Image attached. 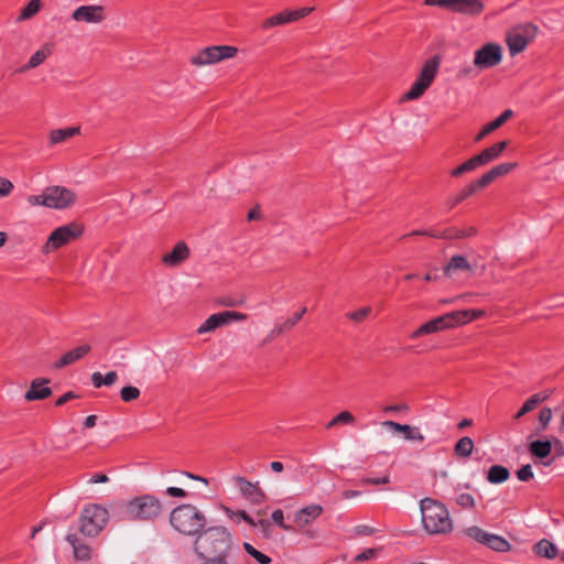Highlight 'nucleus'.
<instances>
[{"instance_id": "nucleus-10", "label": "nucleus", "mask_w": 564, "mask_h": 564, "mask_svg": "<svg viewBox=\"0 0 564 564\" xmlns=\"http://www.w3.org/2000/svg\"><path fill=\"white\" fill-rule=\"evenodd\" d=\"M440 65H441V56L440 55H434V56L427 58L424 62L417 78L412 84L409 91H406L403 95L402 100H414V99L420 98L430 88V86L434 82L436 75L438 74Z\"/></svg>"}, {"instance_id": "nucleus-1", "label": "nucleus", "mask_w": 564, "mask_h": 564, "mask_svg": "<svg viewBox=\"0 0 564 564\" xmlns=\"http://www.w3.org/2000/svg\"><path fill=\"white\" fill-rule=\"evenodd\" d=\"M232 545L229 531L223 525L204 528L193 543L197 557H228Z\"/></svg>"}, {"instance_id": "nucleus-4", "label": "nucleus", "mask_w": 564, "mask_h": 564, "mask_svg": "<svg viewBox=\"0 0 564 564\" xmlns=\"http://www.w3.org/2000/svg\"><path fill=\"white\" fill-rule=\"evenodd\" d=\"M422 523L430 534H445L452 531L453 523L446 507L432 498L420 501Z\"/></svg>"}, {"instance_id": "nucleus-36", "label": "nucleus", "mask_w": 564, "mask_h": 564, "mask_svg": "<svg viewBox=\"0 0 564 564\" xmlns=\"http://www.w3.org/2000/svg\"><path fill=\"white\" fill-rule=\"evenodd\" d=\"M528 449L533 457L544 459L552 452V442L550 440H535L530 442Z\"/></svg>"}, {"instance_id": "nucleus-64", "label": "nucleus", "mask_w": 564, "mask_h": 564, "mask_svg": "<svg viewBox=\"0 0 564 564\" xmlns=\"http://www.w3.org/2000/svg\"><path fill=\"white\" fill-rule=\"evenodd\" d=\"M109 480L108 476L105 474H95L90 479L89 482L91 484H102L107 482Z\"/></svg>"}, {"instance_id": "nucleus-39", "label": "nucleus", "mask_w": 564, "mask_h": 564, "mask_svg": "<svg viewBox=\"0 0 564 564\" xmlns=\"http://www.w3.org/2000/svg\"><path fill=\"white\" fill-rule=\"evenodd\" d=\"M533 550L536 555L552 560L557 555V547L554 543L546 539H542L534 544Z\"/></svg>"}, {"instance_id": "nucleus-55", "label": "nucleus", "mask_w": 564, "mask_h": 564, "mask_svg": "<svg viewBox=\"0 0 564 564\" xmlns=\"http://www.w3.org/2000/svg\"><path fill=\"white\" fill-rule=\"evenodd\" d=\"M389 481L390 477L388 475L378 478L365 477L360 479L361 485H384L388 484Z\"/></svg>"}, {"instance_id": "nucleus-43", "label": "nucleus", "mask_w": 564, "mask_h": 564, "mask_svg": "<svg viewBox=\"0 0 564 564\" xmlns=\"http://www.w3.org/2000/svg\"><path fill=\"white\" fill-rule=\"evenodd\" d=\"M41 8V0H30L29 3L21 10L18 21H24L35 15Z\"/></svg>"}, {"instance_id": "nucleus-25", "label": "nucleus", "mask_w": 564, "mask_h": 564, "mask_svg": "<svg viewBox=\"0 0 564 564\" xmlns=\"http://www.w3.org/2000/svg\"><path fill=\"white\" fill-rule=\"evenodd\" d=\"M90 350H91L90 345H88V344L80 345V346L65 352L59 359H57L53 364V367L55 369H61L66 366H69L72 364L83 359Z\"/></svg>"}, {"instance_id": "nucleus-38", "label": "nucleus", "mask_w": 564, "mask_h": 564, "mask_svg": "<svg viewBox=\"0 0 564 564\" xmlns=\"http://www.w3.org/2000/svg\"><path fill=\"white\" fill-rule=\"evenodd\" d=\"M474 447V441L469 436H463L454 445V455L457 458H468L470 457Z\"/></svg>"}, {"instance_id": "nucleus-42", "label": "nucleus", "mask_w": 564, "mask_h": 564, "mask_svg": "<svg viewBox=\"0 0 564 564\" xmlns=\"http://www.w3.org/2000/svg\"><path fill=\"white\" fill-rule=\"evenodd\" d=\"M552 416H553V412L550 406H544L540 410L539 417H538L539 423L534 430V433L536 435L541 434L542 432H544L546 430L547 425L550 424V422L552 420Z\"/></svg>"}, {"instance_id": "nucleus-5", "label": "nucleus", "mask_w": 564, "mask_h": 564, "mask_svg": "<svg viewBox=\"0 0 564 564\" xmlns=\"http://www.w3.org/2000/svg\"><path fill=\"white\" fill-rule=\"evenodd\" d=\"M128 520L154 521L162 513V503L153 495L144 494L122 505Z\"/></svg>"}, {"instance_id": "nucleus-51", "label": "nucleus", "mask_w": 564, "mask_h": 564, "mask_svg": "<svg viewBox=\"0 0 564 564\" xmlns=\"http://www.w3.org/2000/svg\"><path fill=\"white\" fill-rule=\"evenodd\" d=\"M516 474L520 481H529L533 478V471L530 464L521 466Z\"/></svg>"}, {"instance_id": "nucleus-9", "label": "nucleus", "mask_w": 564, "mask_h": 564, "mask_svg": "<svg viewBox=\"0 0 564 564\" xmlns=\"http://www.w3.org/2000/svg\"><path fill=\"white\" fill-rule=\"evenodd\" d=\"M440 65H441V56L440 55H434V56L427 58L424 62L417 78L412 84L409 91H406L403 95L402 100H414V99L420 98L430 88V86L434 82L436 75L438 74Z\"/></svg>"}, {"instance_id": "nucleus-21", "label": "nucleus", "mask_w": 564, "mask_h": 564, "mask_svg": "<svg viewBox=\"0 0 564 564\" xmlns=\"http://www.w3.org/2000/svg\"><path fill=\"white\" fill-rule=\"evenodd\" d=\"M50 383V379L36 378L31 381L29 390L24 394L26 401H40L45 400L52 395L53 391L46 384Z\"/></svg>"}, {"instance_id": "nucleus-49", "label": "nucleus", "mask_w": 564, "mask_h": 564, "mask_svg": "<svg viewBox=\"0 0 564 564\" xmlns=\"http://www.w3.org/2000/svg\"><path fill=\"white\" fill-rule=\"evenodd\" d=\"M245 296H238V297H232V296H221L217 300V303L221 306H226V307H236V306H241L245 304Z\"/></svg>"}, {"instance_id": "nucleus-48", "label": "nucleus", "mask_w": 564, "mask_h": 564, "mask_svg": "<svg viewBox=\"0 0 564 564\" xmlns=\"http://www.w3.org/2000/svg\"><path fill=\"white\" fill-rule=\"evenodd\" d=\"M370 313L371 308L369 306H365L359 310L347 313L346 317L352 322L360 323L365 321Z\"/></svg>"}, {"instance_id": "nucleus-6", "label": "nucleus", "mask_w": 564, "mask_h": 564, "mask_svg": "<svg viewBox=\"0 0 564 564\" xmlns=\"http://www.w3.org/2000/svg\"><path fill=\"white\" fill-rule=\"evenodd\" d=\"M75 192L64 186H48L39 195H30L28 203L32 206H44L53 209H65L76 203Z\"/></svg>"}, {"instance_id": "nucleus-29", "label": "nucleus", "mask_w": 564, "mask_h": 564, "mask_svg": "<svg viewBox=\"0 0 564 564\" xmlns=\"http://www.w3.org/2000/svg\"><path fill=\"white\" fill-rule=\"evenodd\" d=\"M508 143L509 142L507 140L497 142L491 147H488L485 150H482L479 154H477L476 156L480 162L481 166L487 165L492 161L497 160L507 149Z\"/></svg>"}, {"instance_id": "nucleus-12", "label": "nucleus", "mask_w": 564, "mask_h": 564, "mask_svg": "<svg viewBox=\"0 0 564 564\" xmlns=\"http://www.w3.org/2000/svg\"><path fill=\"white\" fill-rule=\"evenodd\" d=\"M84 232V226L79 223L72 221L64 226L54 229L46 243L44 245V251L50 252L57 250L67 243L78 239Z\"/></svg>"}, {"instance_id": "nucleus-2", "label": "nucleus", "mask_w": 564, "mask_h": 564, "mask_svg": "<svg viewBox=\"0 0 564 564\" xmlns=\"http://www.w3.org/2000/svg\"><path fill=\"white\" fill-rule=\"evenodd\" d=\"M485 315L482 310H458L453 311L427 321L411 333L410 338L416 339L425 335H431L447 329L465 325Z\"/></svg>"}, {"instance_id": "nucleus-61", "label": "nucleus", "mask_w": 564, "mask_h": 564, "mask_svg": "<svg viewBox=\"0 0 564 564\" xmlns=\"http://www.w3.org/2000/svg\"><path fill=\"white\" fill-rule=\"evenodd\" d=\"M410 410L406 403L387 405L383 411L384 412H408Z\"/></svg>"}, {"instance_id": "nucleus-3", "label": "nucleus", "mask_w": 564, "mask_h": 564, "mask_svg": "<svg viewBox=\"0 0 564 564\" xmlns=\"http://www.w3.org/2000/svg\"><path fill=\"white\" fill-rule=\"evenodd\" d=\"M170 524L178 533L196 536L207 524V519L195 506L183 503L170 513Z\"/></svg>"}, {"instance_id": "nucleus-37", "label": "nucleus", "mask_w": 564, "mask_h": 564, "mask_svg": "<svg viewBox=\"0 0 564 564\" xmlns=\"http://www.w3.org/2000/svg\"><path fill=\"white\" fill-rule=\"evenodd\" d=\"M509 477V469L502 465H492L487 471V480L494 485L502 484L507 481Z\"/></svg>"}, {"instance_id": "nucleus-20", "label": "nucleus", "mask_w": 564, "mask_h": 564, "mask_svg": "<svg viewBox=\"0 0 564 564\" xmlns=\"http://www.w3.org/2000/svg\"><path fill=\"white\" fill-rule=\"evenodd\" d=\"M477 268V263L469 262L465 256L455 254L453 256L447 264L444 267L443 272L447 278H452L457 272H474Z\"/></svg>"}, {"instance_id": "nucleus-45", "label": "nucleus", "mask_w": 564, "mask_h": 564, "mask_svg": "<svg viewBox=\"0 0 564 564\" xmlns=\"http://www.w3.org/2000/svg\"><path fill=\"white\" fill-rule=\"evenodd\" d=\"M225 511L230 517L232 514L238 516L240 519H242L246 523H248L251 527L261 525L265 528L269 525V521L265 519H260L258 522H256L245 510H238L237 512H234L229 508H225Z\"/></svg>"}, {"instance_id": "nucleus-60", "label": "nucleus", "mask_w": 564, "mask_h": 564, "mask_svg": "<svg viewBox=\"0 0 564 564\" xmlns=\"http://www.w3.org/2000/svg\"><path fill=\"white\" fill-rule=\"evenodd\" d=\"M199 564H228L227 557H198Z\"/></svg>"}, {"instance_id": "nucleus-23", "label": "nucleus", "mask_w": 564, "mask_h": 564, "mask_svg": "<svg viewBox=\"0 0 564 564\" xmlns=\"http://www.w3.org/2000/svg\"><path fill=\"white\" fill-rule=\"evenodd\" d=\"M477 235V229L473 226L467 228H457V227H448L442 231L437 230V232H429V237L436 239H463L468 237H474Z\"/></svg>"}, {"instance_id": "nucleus-52", "label": "nucleus", "mask_w": 564, "mask_h": 564, "mask_svg": "<svg viewBox=\"0 0 564 564\" xmlns=\"http://www.w3.org/2000/svg\"><path fill=\"white\" fill-rule=\"evenodd\" d=\"M378 554L377 549H366L355 556V562H365L376 557Z\"/></svg>"}, {"instance_id": "nucleus-8", "label": "nucleus", "mask_w": 564, "mask_h": 564, "mask_svg": "<svg viewBox=\"0 0 564 564\" xmlns=\"http://www.w3.org/2000/svg\"><path fill=\"white\" fill-rule=\"evenodd\" d=\"M440 65H441V56L440 55H434V56L427 58L424 62L417 78L412 84L409 91H406L403 95L402 100H414V99L420 98L430 88V86L434 82L436 75L438 74Z\"/></svg>"}, {"instance_id": "nucleus-17", "label": "nucleus", "mask_w": 564, "mask_h": 564, "mask_svg": "<svg viewBox=\"0 0 564 564\" xmlns=\"http://www.w3.org/2000/svg\"><path fill=\"white\" fill-rule=\"evenodd\" d=\"M314 7H303L296 10H283L278 14H274L268 19H265L262 23V29H269L278 25H283L286 23L299 21L305 17H307L311 12L314 11Z\"/></svg>"}, {"instance_id": "nucleus-44", "label": "nucleus", "mask_w": 564, "mask_h": 564, "mask_svg": "<svg viewBox=\"0 0 564 564\" xmlns=\"http://www.w3.org/2000/svg\"><path fill=\"white\" fill-rule=\"evenodd\" d=\"M242 546H243V550L246 551V553L249 554L251 557H253L259 564H270L272 562V558L270 556L258 551L250 543L243 542Z\"/></svg>"}, {"instance_id": "nucleus-50", "label": "nucleus", "mask_w": 564, "mask_h": 564, "mask_svg": "<svg viewBox=\"0 0 564 564\" xmlns=\"http://www.w3.org/2000/svg\"><path fill=\"white\" fill-rule=\"evenodd\" d=\"M456 503L464 509L474 508L475 499L470 494L464 492V494L457 495Z\"/></svg>"}, {"instance_id": "nucleus-27", "label": "nucleus", "mask_w": 564, "mask_h": 564, "mask_svg": "<svg viewBox=\"0 0 564 564\" xmlns=\"http://www.w3.org/2000/svg\"><path fill=\"white\" fill-rule=\"evenodd\" d=\"M322 512L323 507L321 505L313 503L299 510L294 516V521L300 528H304L318 518Z\"/></svg>"}, {"instance_id": "nucleus-58", "label": "nucleus", "mask_w": 564, "mask_h": 564, "mask_svg": "<svg viewBox=\"0 0 564 564\" xmlns=\"http://www.w3.org/2000/svg\"><path fill=\"white\" fill-rule=\"evenodd\" d=\"M165 494L175 498H185L187 496V492L178 487H167Z\"/></svg>"}, {"instance_id": "nucleus-14", "label": "nucleus", "mask_w": 564, "mask_h": 564, "mask_svg": "<svg viewBox=\"0 0 564 564\" xmlns=\"http://www.w3.org/2000/svg\"><path fill=\"white\" fill-rule=\"evenodd\" d=\"M502 61V48L497 43H486L475 52L474 65L479 69L492 68Z\"/></svg>"}, {"instance_id": "nucleus-7", "label": "nucleus", "mask_w": 564, "mask_h": 564, "mask_svg": "<svg viewBox=\"0 0 564 564\" xmlns=\"http://www.w3.org/2000/svg\"><path fill=\"white\" fill-rule=\"evenodd\" d=\"M109 513L106 508L97 503L85 506L79 517V532L88 538L97 536L106 527Z\"/></svg>"}, {"instance_id": "nucleus-41", "label": "nucleus", "mask_w": 564, "mask_h": 564, "mask_svg": "<svg viewBox=\"0 0 564 564\" xmlns=\"http://www.w3.org/2000/svg\"><path fill=\"white\" fill-rule=\"evenodd\" d=\"M480 166H481L480 162L478 161L477 156L474 155L470 159H468L467 161H465L464 163H462L460 165L453 169L451 171V176L459 177V176L464 175L465 173L473 172Z\"/></svg>"}, {"instance_id": "nucleus-62", "label": "nucleus", "mask_w": 564, "mask_h": 564, "mask_svg": "<svg viewBox=\"0 0 564 564\" xmlns=\"http://www.w3.org/2000/svg\"><path fill=\"white\" fill-rule=\"evenodd\" d=\"M91 383L95 388L105 386L104 376L100 372H94L91 375Z\"/></svg>"}, {"instance_id": "nucleus-33", "label": "nucleus", "mask_w": 564, "mask_h": 564, "mask_svg": "<svg viewBox=\"0 0 564 564\" xmlns=\"http://www.w3.org/2000/svg\"><path fill=\"white\" fill-rule=\"evenodd\" d=\"M52 54V45L44 44L40 50H37L29 59L26 64L21 66L18 72L25 73L32 68L41 65L50 55Z\"/></svg>"}, {"instance_id": "nucleus-18", "label": "nucleus", "mask_w": 564, "mask_h": 564, "mask_svg": "<svg viewBox=\"0 0 564 564\" xmlns=\"http://www.w3.org/2000/svg\"><path fill=\"white\" fill-rule=\"evenodd\" d=\"M72 18L78 22L100 23L106 19L102 6H80L72 14Z\"/></svg>"}, {"instance_id": "nucleus-54", "label": "nucleus", "mask_w": 564, "mask_h": 564, "mask_svg": "<svg viewBox=\"0 0 564 564\" xmlns=\"http://www.w3.org/2000/svg\"><path fill=\"white\" fill-rule=\"evenodd\" d=\"M13 188V183L10 180L0 177V197L10 195Z\"/></svg>"}, {"instance_id": "nucleus-24", "label": "nucleus", "mask_w": 564, "mask_h": 564, "mask_svg": "<svg viewBox=\"0 0 564 564\" xmlns=\"http://www.w3.org/2000/svg\"><path fill=\"white\" fill-rule=\"evenodd\" d=\"M189 257V248L184 241H178L171 252L162 257V262L169 267H176L187 260Z\"/></svg>"}, {"instance_id": "nucleus-57", "label": "nucleus", "mask_w": 564, "mask_h": 564, "mask_svg": "<svg viewBox=\"0 0 564 564\" xmlns=\"http://www.w3.org/2000/svg\"><path fill=\"white\" fill-rule=\"evenodd\" d=\"M78 398V394H76L74 391H67L66 393H64L63 395H61L56 401H55V405L56 406H62L64 405L66 402L70 401V400H75Z\"/></svg>"}, {"instance_id": "nucleus-35", "label": "nucleus", "mask_w": 564, "mask_h": 564, "mask_svg": "<svg viewBox=\"0 0 564 564\" xmlns=\"http://www.w3.org/2000/svg\"><path fill=\"white\" fill-rule=\"evenodd\" d=\"M227 312H220L216 314H212L198 328V334H204L207 332L215 330L217 327L226 325L229 323L228 316H226Z\"/></svg>"}, {"instance_id": "nucleus-28", "label": "nucleus", "mask_w": 564, "mask_h": 564, "mask_svg": "<svg viewBox=\"0 0 564 564\" xmlns=\"http://www.w3.org/2000/svg\"><path fill=\"white\" fill-rule=\"evenodd\" d=\"M383 425L392 429L395 432L403 433L404 438L408 441H415L420 443L424 441V435L416 426L400 424L393 421H384Z\"/></svg>"}, {"instance_id": "nucleus-16", "label": "nucleus", "mask_w": 564, "mask_h": 564, "mask_svg": "<svg viewBox=\"0 0 564 564\" xmlns=\"http://www.w3.org/2000/svg\"><path fill=\"white\" fill-rule=\"evenodd\" d=\"M232 480L237 485L240 495L251 505L259 506L267 500V495L260 488L259 481L251 482L241 476H234Z\"/></svg>"}, {"instance_id": "nucleus-56", "label": "nucleus", "mask_w": 564, "mask_h": 564, "mask_svg": "<svg viewBox=\"0 0 564 564\" xmlns=\"http://www.w3.org/2000/svg\"><path fill=\"white\" fill-rule=\"evenodd\" d=\"M424 6L440 7L443 9L451 10L452 0H424Z\"/></svg>"}, {"instance_id": "nucleus-11", "label": "nucleus", "mask_w": 564, "mask_h": 564, "mask_svg": "<svg viewBox=\"0 0 564 564\" xmlns=\"http://www.w3.org/2000/svg\"><path fill=\"white\" fill-rule=\"evenodd\" d=\"M539 28L533 23H524L514 26L506 35V43L511 56L523 52L538 35Z\"/></svg>"}, {"instance_id": "nucleus-13", "label": "nucleus", "mask_w": 564, "mask_h": 564, "mask_svg": "<svg viewBox=\"0 0 564 564\" xmlns=\"http://www.w3.org/2000/svg\"><path fill=\"white\" fill-rule=\"evenodd\" d=\"M237 52V47L230 45L208 46L193 55L189 62L195 66L210 65L226 58H231Z\"/></svg>"}, {"instance_id": "nucleus-63", "label": "nucleus", "mask_w": 564, "mask_h": 564, "mask_svg": "<svg viewBox=\"0 0 564 564\" xmlns=\"http://www.w3.org/2000/svg\"><path fill=\"white\" fill-rule=\"evenodd\" d=\"M118 379V375L116 371H109L104 376L105 386L113 384Z\"/></svg>"}, {"instance_id": "nucleus-31", "label": "nucleus", "mask_w": 564, "mask_h": 564, "mask_svg": "<svg viewBox=\"0 0 564 564\" xmlns=\"http://www.w3.org/2000/svg\"><path fill=\"white\" fill-rule=\"evenodd\" d=\"M66 541L73 546L75 560L89 561L91 558V547L82 543L76 533H68Z\"/></svg>"}, {"instance_id": "nucleus-34", "label": "nucleus", "mask_w": 564, "mask_h": 564, "mask_svg": "<svg viewBox=\"0 0 564 564\" xmlns=\"http://www.w3.org/2000/svg\"><path fill=\"white\" fill-rule=\"evenodd\" d=\"M306 311L307 308L303 307L300 312L294 313L292 317L288 318L279 325H275L274 328L270 332L269 337L275 338L284 333L290 332L301 321Z\"/></svg>"}, {"instance_id": "nucleus-32", "label": "nucleus", "mask_w": 564, "mask_h": 564, "mask_svg": "<svg viewBox=\"0 0 564 564\" xmlns=\"http://www.w3.org/2000/svg\"><path fill=\"white\" fill-rule=\"evenodd\" d=\"M513 116V111L511 109H506L501 115H499L495 120L485 124L479 133L475 137V142L481 141L488 134L500 128L505 124L511 117Z\"/></svg>"}, {"instance_id": "nucleus-26", "label": "nucleus", "mask_w": 564, "mask_h": 564, "mask_svg": "<svg viewBox=\"0 0 564 564\" xmlns=\"http://www.w3.org/2000/svg\"><path fill=\"white\" fill-rule=\"evenodd\" d=\"M552 393V390H545L532 394L513 415V420H520L522 416L536 409L541 403L546 401Z\"/></svg>"}, {"instance_id": "nucleus-40", "label": "nucleus", "mask_w": 564, "mask_h": 564, "mask_svg": "<svg viewBox=\"0 0 564 564\" xmlns=\"http://www.w3.org/2000/svg\"><path fill=\"white\" fill-rule=\"evenodd\" d=\"M79 133V128L69 127L65 129H55L50 133V141L52 144L61 143L69 138H73Z\"/></svg>"}, {"instance_id": "nucleus-53", "label": "nucleus", "mask_w": 564, "mask_h": 564, "mask_svg": "<svg viewBox=\"0 0 564 564\" xmlns=\"http://www.w3.org/2000/svg\"><path fill=\"white\" fill-rule=\"evenodd\" d=\"M271 519L272 521L279 525L281 529L283 530H290L291 527L290 525H286L284 523V517H283V511L281 509H276L272 512L271 514Z\"/></svg>"}, {"instance_id": "nucleus-15", "label": "nucleus", "mask_w": 564, "mask_h": 564, "mask_svg": "<svg viewBox=\"0 0 564 564\" xmlns=\"http://www.w3.org/2000/svg\"><path fill=\"white\" fill-rule=\"evenodd\" d=\"M467 535L496 552H508L511 549V544L505 538L488 533L476 525L467 529Z\"/></svg>"}, {"instance_id": "nucleus-59", "label": "nucleus", "mask_w": 564, "mask_h": 564, "mask_svg": "<svg viewBox=\"0 0 564 564\" xmlns=\"http://www.w3.org/2000/svg\"><path fill=\"white\" fill-rule=\"evenodd\" d=\"M226 312H227L226 316H228L229 323L231 321L240 322V321H246L248 318V315L245 313H240L237 311H226Z\"/></svg>"}, {"instance_id": "nucleus-22", "label": "nucleus", "mask_w": 564, "mask_h": 564, "mask_svg": "<svg viewBox=\"0 0 564 564\" xmlns=\"http://www.w3.org/2000/svg\"><path fill=\"white\" fill-rule=\"evenodd\" d=\"M484 9L485 4L481 0H452L449 11L476 17L482 13Z\"/></svg>"}, {"instance_id": "nucleus-47", "label": "nucleus", "mask_w": 564, "mask_h": 564, "mask_svg": "<svg viewBox=\"0 0 564 564\" xmlns=\"http://www.w3.org/2000/svg\"><path fill=\"white\" fill-rule=\"evenodd\" d=\"M139 388L133 386H126L120 390V398L123 402H132L140 397Z\"/></svg>"}, {"instance_id": "nucleus-30", "label": "nucleus", "mask_w": 564, "mask_h": 564, "mask_svg": "<svg viewBox=\"0 0 564 564\" xmlns=\"http://www.w3.org/2000/svg\"><path fill=\"white\" fill-rule=\"evenodd\" d=\"M481 188L477 185V182L473 181L471 183L466 185L464 188H462L457 194L449 196L445 202V206L447 207L448 210H452L458 204H460L468 197L473 196Z\"/></svg>"}, {"instance_id": "nucleus-19", "label": "nucleus", "mask_w": 564, "mask_h": 564, "mask_svg": "<svg viewBox=\"0 0 564 564\" xmlns=\"http://www.w3.org/2000/svg\"><path fill=\"white\" fill-rule=\"evenodd\" d=\"M518 166L516 162H506L491 167L488 172L476 180L477 185L484 189L500 176L507 175Z\"/></svg>"}, {"instance_id": "nucleus-46", "label": "nucleus", "mask_w": 564, "mask_h": 564, "mask_svg": "<svg viewBox=\"0 0 564 564\" xmlns=\"http://www.w3.org/2000/svg\"><path fill=\"white\" fill-rule=\"evenodd\" d=\"M355 422V416L349 411H343L334 416L327 424L326 429H332L337 424H351Z\"/></svg>"}]
</instances>
